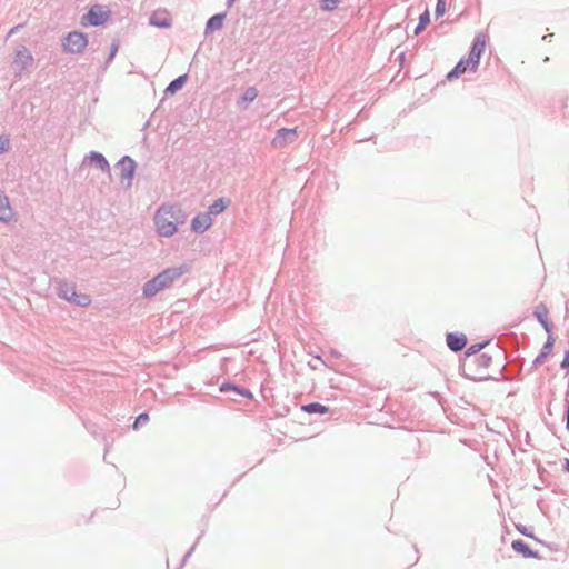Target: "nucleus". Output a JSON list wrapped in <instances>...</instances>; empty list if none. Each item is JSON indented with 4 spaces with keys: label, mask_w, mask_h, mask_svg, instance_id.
Masks as SVG:
<instances>
[{
    "label": "nucleus",
    "mask_w": 569,
    "mask_h": 569,
    "mask_svg": "<svg viewBox=\"0 0 569 569\" xmlns=\"http://www.w3.org/2000/svg\"><path fill=\"white\" fill-rule=\"evenodd\" d=\"M184 213L179 206L162 204L154 214L157 232L161 237L173 236L178 230V226L184 222Z\"/></svg>",
    "instance_id": "f257e3e1"
},
{
    "label": "nucleus",
    "mask_w": 569,
    "mask_h": 569,
    "mask_svg": "<svg viewBox=\"0 0 569 569\" xmlns=\"http://www.w3.org/2000/svg\"><path fill=\"white\" fill-rule=\"evenodd\" d=\"M57 295L59 298L64 299L69 302L74 303L79 307H87L91 303V298L84 293H77L76 286L66 279H59L56 281Z\"/></svg>",
    "instance_id": "f03ea898"
},
{
    "label": "nucleus",
    "mask_w": 569,
    "mask_h": 569,
    "mask_svg": "<svg viewBox=\"0 0 569 569\" xmlns=\"http://www.w3.org/2000/svg\"><path fill=\"white\" fill-rule=\"evenodd\" d=\"M33 64L34 59L30 50L23 44L18 46L10 64L14 77L21 78L24 72H31Z\"/></svg>",
    "instance_id": "7ed1b4c3"
},
{
    "label": "nucleus",
    "mask_w": 569,
    "mask_h": 569,
    "mask_svg": "<svg viewBox=\"0 0 569 569\" xmlns=\"http://www.w3.org/2000/svg\"><path fill=\"white\" fill-rule=\"evenodd\" d=\"M64 52L79 54L88 46V37L81 31H70L61 40Z\"/></svg>",
    "instance_id": "20e7f679"
},
{
    "label": "nucleus",
    "mask_w": 569,
    "mask_h": 569,
    "mask_svg": "<svg viewBox=\"0 0 569 569\" xmlns=\"http://www.w3.org/2000/svg\"><path fill=\"white\" fill-rule=\"evenodd\" d=\"M191 267L187 263H183L178 267L167 268L156 277L159 280V283L163 286L164 289L172 286V283L179 280L183 274L190 271Z\"/></svg>",
    "instance_id": "39448f33"
},
{
    "label": "nucleus",
    "mask_w": 569,
    "mask_h": 569,
    "mask_svg": "<svg viewBox=\"0 0 569 569\" xmlns=\"http://www.w3.org/2000/svg\"><path fill=\"white\" fill-rule=\"evenodd\" d=\"M109 18V11H104L101 6H92L88 13L81 18L82 26L99 27L102 26Z\"/></svg>",
    "instance_id": "423d86ee"
},
{
    "label": "nucleus",
    "mask_w": 569,
    "mask_h": 569,
    "mask_svg": "<svg viewBox=\"0 0 569 569\" xmlns=\"http://www.w3.org/2000/svg\"><path fill=\"white\" fill-rule=\"evenodd\" d=\"M116 168L120 170V177L122 180H127L126 187L129 188L132 184V179L137 169L136 161L129 157L123 156L117 163ZM123 184V181H121Z\"/></svg>",
    "instance_id": "0eeeda50"
},
{
    "label": "nucleus",
    "mask_w": 569,
    "mask_h": 569,
    "mask_svg": "<svg viewBox=\"0 0 569 569\" xmlns=\"http://www.w3.org/2000/svg\"><path fill=\"white\" fill-rule=\"evenodd\" d=\"M298 138L297 128H281L277 130L276 136L271 141L274 149H282L292 143Z\"/></svg>",
    "instance_id": "6e6552de"
},
{
    "label": "nucleus",
    "mask_w": 569,
    "mask_h": 569,
    "mask_svg": "<svg viewBox=\"0 0 569 569\" xmlns=\"http://www.w3.org/2000/svg\"><path fill=\"white\" fill-rule=\"evenodd\" d=\"M446 342L448 348L453 352H459L467 346L468 339L465 333L461 332H448L446 336Z\"/></svg>",
    "instance_id": "1a4fd4ad"
},
{
    "label": "nucleus",
    "mask_w": 569,
    "mask_h": 569,
    "mask_svg": "<svg viewBox=\"0 0 569 569\" xmlns=\"http://www.w3.org/2000/svg\"><path fill=\"white\" fill-rule=\"evenodd\" d=\"M212 224V218L207 212L198 213L191 221V230L198 234L207 231Z\"/></svg>",
    "instance_id": "9d476101"
},
{
    "label": "nucleus",
    "mask_w": 569,
    "mask_h": 569,
    "mask_svg": "<svg viewBox=\"0 0 569 569\" xmlns=\"http://www.w3.org/2000/svg\"><path fill=\"white\" fill-rule=\"evenodd\" d=\"M511 548L513 551L522 555L525 558H539L538 551H533L529 545L521 539L513 540Z\"/></svg>",
    "instance_id": "9b49d317"
},
{
    "label": "nucleus",
    "mask_w": 569,
    "mask_h": 569,
    "mask_svg": "<svg viewBox=\"0 0 569 569\" xmlns=\"http://www.w3.org/2000/svg\"><path fill=\"white\" fill-rule=\"evenodd\" d=\"M90 162L99 168L102 172L110 174L111 168L106 157L98 152L91 151L88 156Z\"/></svg>",
    "instance_id": "f8f14e48"
},
{
    "label": "nucleus",
    "mask_w": 569,
    "mask_h": 569,
    "mask_svg": "<svg viewBox=\"0 0 569 569\" xmlns=\"http://www.w3.org/2000/svg\"><path fill=\"white\" fill-rule=\"evenodd\" d=\"M219 390L221 392L234 391L236 393H238L244 398H248V399H252V397H253L252 392L249 389L238 386L236 383L229 382V381L222 382Z\"/></svg>",
    "instance_id": "ddd939ff"
},
{
    "label": "nucleus",
    "mask_w": 569,
    "mask_h": 569,
    "mask_svg": "<svg viewBox=\"0 0 569 569\" xmlns=\"http://www.w3.org/2000/svg\"><path fill=\"white\" fill-rule=\"evenodd\" d=\"M163 289V286L159 283L157 277H153L143 284L142 295L146 298H152Z\"/></svg>",
    "instance_id": "4468645a"
},
{
    "label": "nucleus",
    "mask_w": 569,
    "mask_h": 569,
    "mask_svg": "<svg viewBox=\"0 0 569 569\" xmlns=\"http://www.w3.org/2000/svg\"><path fill=\"white\" fill-rule=\"evenodd\" d=\"M553 345H555V339H553L552 336H549L547 338V341L543 343L540 352L538 353V356L533 360V365L535 366L542 365L546 361L547 357L552 351Z\"/></svg>",
    "instance_id": "2eb2a0df"
},
{
    "label": "nucleus",
    "mask_w": 569,
    "mask_h": 569,
    "mask_svg": "<svg viewBox=\"0 0 569 569\" xmlns=\"http://www.w3.org/2000/svg\"><path fill=\"white\" fill-rule=\"evenodd\" d=\"M224 18L226 13H216L210 17L206 23L204 33L209 34L210 32L219 30L222 27Z\"/></svg>",
    "instance_id": "dca6fc26"
},
{
    "label": "nucleus",
    "mask_w": 569,
    "mask_h": 569,
    "mask_svg": "<svg viewBox=\"0 0 569 569\" xmlns=\"http://www.w3.org/2000/svg\"><path fill=\"white\" fill-rule=\"evenodd\" d=\"M12 218V209L9 199L3 193H0V221L9 222Z\"/></svg>",
    "instance_id": "f3484780"
},
{
    "label": "nucleus",
    "mask_w": 569,
    "mask_h": 569,
    "mask_svg": "<svg viewBox=\"0 0 569 569\" xmlns=\"http://www.w3.org/2000/svg\"><path fill=\"white\" fill-rule=\"evenodd\" d=\"M230 204L229 199L219 198L209 206L207 213L211 217L212 214H220Z\"/></svg>",
    "instance_id": "a211bd4d"
},
{
    "label": "nucleus",
    "mask_w": 569,
    "mask_h": 569,
    "mask_svg": "<svg viewBox=\"0 0 569 569\" xmlns=\"http://www.w3.org/2000/svg\"><path fill=\"white\" fill-rule=\"evenodd\" d=\"M187 80H188V74H181V76L177 77L167 86L164 92L171 93V94L176 93L184 86Z\"/></svg>",
    "instance_id": "6ab92c4d"
},
{
    "label": "nucleus",
    "mask_w": 569,
    "mask_h": 569,
    "mask_svg": "<svg viewBox=\"0 0 569 569\" xmlns=\"http://www.w3.org/2000/svg\"><path fill=\"white\" fill-rule=\"evenodd\" d=\"M301 410L307 413H318V415H325L329 412V408L323 406L320 402H310L307 405H302Z\"/></svg>",
    "instance_id": "aec40b11"
},
{
    "label": "nucleus",
    "mask_w": 569,
    "mask_h": 569,
    "mask_svg": "<svg viewBox=\"0 0 569 569\" xmlns=\"http://www.w3.org/2000/svg\"><path fill=\"white\" fill-rule=\"evenodd\" d=\"M537 320L542 325L543 329L550 333L552 330V325L548 320V311L546 308L542 309H536L533 312Z\"/></svg>",
    "instance_id": "412c9836"
},
{
    "label": "nucleus",
    "mask_w": 569,
    "mask_h": 569,
    "mask_svg": "<svg viewBox=\"0 0 569 569\" xmlns=\"http://www.w3.org/2000/svg\"><path fill=\"white\" fill-rule=\"evenodd\" d=\"M467 69H470V66L466 63L465 58H461L456 67L448 72L447 79L452 80L455 78H458L460 74L465 73Z\"/></svg>",
    "instance_id": "4be33fe9"
},
{
    "label": "nucleus",
    "mask_w": 569,
    "mask_h": 569,
    "mask_svg": "<svg viewBox=\"0 0 569 569\" xmlns=\"http://www.w3.org/2000/svg\"><path fill=\"white\" fill-rule=\"evenodd\" d=\"M429 23H430V13H429V10L426 9L419 17V22L413 30L415 36H418L421 31H423Z\"/></svg>",
    "instance_id": "5701e85b"
},
{
    "label": "nucleus",
    "mask_w": 569,
    "mask_h": 569,
    "mask_svg": "<svg viewBox=\"0 0 569 569\" xmlns=\"http://www.w3.org/2000/svg\"><path fill=\"white\" fill-rule=\"evenodd\" d=\"M486 48V38L485 34L479 33L475 37L471 49L473 52H477L478 54H482Z\"/></svg>",
    "instance_id": "b1692460"
},
{
    "label": "nucleus",
    "mask_w": 569,
    "mask_h": 569,
    "mask_svg": "<svg viewBox=\"0 0 569 569\" xmlns=\"http://www.w3.org/2000/svg\"><path fill=\"white\" fill-rule=\"evenodd\" d=\"M480 57H481L480 54L470 50L468 57L465 58V61H466V63H468L470 66L471 71L475 72L478 69L479 63H480Z\"/></svg>",
    "instance_id": "393cba45"
},
{
    "label": "nucleus",
    "mask_w": 569,
    "mask_h": 569,
    "mask_svg": "<svg viewBox=\"0 0 569 569\" xmlns=\"http://www.w3.org/2000/svg\"><path fill=\"white\" fill-rule=\"evenodd\" d=\"M473 361L478 368L486 369L491 365L492 358L488 353H481L476 356Z\"/></svg>",
    "instance_id": "a878e982"
},
{
    "label": "nucleus",
    "mask_w": 569,
    "mask_h": 569,
    "mask_svg": "<svg viewBox=\"0 0 569 569\" xmlns=\"http://www.w3.org/2000/svg\"><path fill=\"white\" fill-rule=\"evenodd\" d=\"M150 24L158 28H169L171 21L168 18H159L157 14L150 17Z\"/></svg>",
    "instance_id": "bb28decb"
},
{
    "label": "nucleus",
    "mask_w": 569,
    "mask_h": 569,
    "mask_svg": "<svg viewBox=\"0 0 569 569\" xmlns=\"http://www.w3.org/2000/svg\"><path fill=\"white\" fill-rule=\"evenodd\" d=\"M258 96V90L254 87H249L244 90L241 96V100L244 102H252Z\"/></svg>",
    "instance_id": "cd10ccee"
},
{
    "label": "nucleus",
    "mask_w": 569,
    "mask_h": 569,
    "mask_svg": "<svg viewBox=\"0 0 569 569\" xmlns=\"http://www.w3.org/2000/svg\"><path fill=\"white\" fill-rule=\"evenodd\" d=\"M487 345H489V341H483V342H479V343H475V345H471L467 351H466V356L467 357H470V356H477L478 352L483 349Z\"/></svg>",
    "instance_id": "c85d7f7f"
},
{
    "label": "nucleus",
    "mask_w": 569,
    "mask_h": 569,
    "mask_svg": "<svg viewBox=\"0 0 569 569\" xmlns=\"http://www.w3.org/2000/svg\"><path fill=\"white\" fill-rule=\"evenodd\" d=\"M340 3V0H321L320 8L325 11L335 10Z\"/></svg>",
    "instance_id": "c756f323"
},
{
    "label": "nucleus",
    "mask_w": 569,
    "mask_h": 569,
    "mask_svg": "<svg viewBox=\"0 0 569 569\" xmlns=\"http://www.w3.org/2000/svg\"><path fill=\"white\" fill-rule=\"evenodd\" d=\"M148 421H149V415H148L147 412H142V413H140V415L136 418V420H134V422H133V425H132V428H133L134 430H137L140 426H142V425L147 423Z\"/></svg>",
    "instance_id": "7c9ffc66"
},
{
    "label": "nucleus",
    "mask_w": 569,
    "mask_h": 569,
    "mask_svg": "<svg viewBox=\"0 0 569 569\" xmlns=\"http://www.w3.org/2000/svg\"><path fill=\"white\" fill-rule=\"evenodd\" d=\"M445 12H446V0H437L436 10H435L436 18L442 17L445 14Z\"/></svg>",
    "instance_id": "2f4dec72"
},
{
    "label": "nucleus",
    "mask_w": 569,
    "mask_h": 569,
    "mask_svg": "<svg viewBox=\"0 0 569 569\" xmlns=\"http://www.w3.org/2000/svg\"><path fill=\"white\" fill-rule=\"evenodd\" d=\"M118 49H119L118 42L117 41L112 42L109 56H108L107 61H106L107 64L110 63L113 60L116 53L118 52Z\"/></svg>",
    "instance_id": "473e14b6"
},
{
    "label": "nucleus",
    "mask_w": 569,
    "mask_h": 569,
    "mask_svg": "<svg viewBox=\"0 0 569 569\" xmlns=\"http://www.w3.org/2000/svg\"><path fill=\"white\" fill-rule=\"evenodd\" d=\"M198 539H200V537H199ZM197 541H199V540H197ZM197 543H198V542H196V543H194V545H193V546H192V547L187 551V553L183 556L182 561H181V566H183V565L187 562V560L189 559V557L193 553V551H194V549H196Z\"/></svg>",
    "instance_id": "72a5a7b5"
},
{
    "label": "nucleus",
    "mask_w": 569,
    "mask_h": 569,
    "mask_svg": "<svg viewBox=\"0 0 569 569\" xmlns=\"http://www.w3.org/2000/svg\"><path fill=\"white\" fill-rule=\"evenodd\" d=\"M561 369L569 368V349L565 352L563 359L560 363Z\"/></svg>",
    "instance_id": "f704fd0d"
},
{
    "label": "nucleus",
    "mask_w": 569,
    "mask_h": 569,
    "mask_svg": "<svg viewBox=\"0 0 569 569\" xmlns=\"http://www.w3.org/2000/svg\"><path fill=\"white\" fill-rule=\"evenodd\" d=\"M517 530L522 533L523 536H527V537H532V533L528 531L527 527L522 526V525H518L517 526Z\"/></svg>",
    "instance_id": "c9c22d12"
},
{
    "label": "nucleus",
    "mask_w": 569,
    "mask_h": 569,
    "mask_svg": "<svg viewBox=\"0 0 569 569\" xmlns=\"http://www.w3.org/2000/svg\"><path fill=\"white\" fill-rule=\"evenodd\" d=\"M565 416H566V429H567V431H569V399L567 400Z\"/></svg>",
    "instance_id": "e433bc0d"
},
{
    "label": "nucleus",
    "mask_w": 569,
    "mask_h": 569,
    "mask_svg": "<svg viewBox=\"0 0 569 569\" xmlns=\"http://www.w3.org/2000/svg\"><path fill=\"white\" fill-rule=\"evenodd\" d=\"M9 140L6 139L3 142L0 141V152H3L8 149Z\"/></svg>",
    "instance_id": "4c0bfd02"
},
{
    "label": "nucleus",
    "mask_w": 569,
    "mask_h": 569,
    "mask_svg": "<svg viewBox=\"0 0 569 569\" xmlns=\"http://www.w3.org/2000/svg\"><path fill=\"white\" fill-rule=\"evenodd\" d=\"M20 26H16L13 27L10 31H9V36L13 34L14 32H17V29L19 28Z\"/></svg>",
    "instance_id": "58836bf2"
},
{
    "label": "nucleus",
    "mask_w": 569,
    "mask_h": 569,
    "mask_svg": "<svg viewBox=\"0 0 569 569\" xmlns=\"http://www.w3.org/2000/svg\"><path fill=\"white\" fill-rule=\"evenodd\" d=\"M565 470L569 472V459L566 460Z\"/></svg>",
    "instance_id": "ea45409f"
},
{
    "label": "nucleus",
    "mask_w": 569,
    "mask_h": 569,
    "mask_svg": "<svg viewBox=\"0 0 569 569\" xmlns=\"http://www.w3.org/2000/svg\"><path fill=\"white\" fill-rule=\"evenodd\" d=\"M236 0H227V6L230 8Z\"/></svg>",
    "instance_id": "a19ab883"
},
{
    "label": "nucleus",
    "mask_w": 569,
    "mask_h": 569,
    "mask_svg": "<svg viewBox=\"0 0 569 569\" xmlns=\"http://www.w3.org/2000/svg\"><path fill=\"white\" fill-rule=\"evenodd\" d=\"M87 429H88V430H89V431H90L94 437L97 436V432H96V430H94V429H89L88 427H87Z\"/></svg>",
    "instance_id": "79ce46f5"
},
{
    "label": "nucleus",
    "mask_w": 569,
    "mask_h": 569,
    "mask_svg": "<svg viewBox=\"0 0 569 569\" xmlns=\"http://www.w3.org/2000/svg\"><path fill=\"white\" fill-rule=\"evenodd\" d=\"M551 34H548V36H543L542 37V40H546L548 37H550Z\"/></svg>",
    "instance_id": "37998d69"
}]
</instances>
